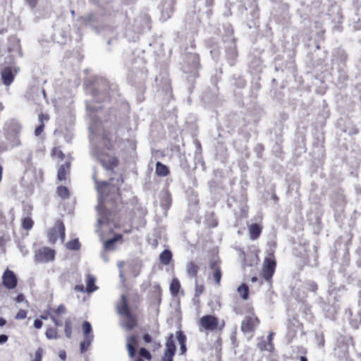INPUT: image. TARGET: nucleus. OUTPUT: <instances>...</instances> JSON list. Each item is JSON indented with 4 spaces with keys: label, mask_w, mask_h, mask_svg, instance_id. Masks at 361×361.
I'll use <instances>...</instances> for the list:
<instances>
[{
    "label": "nucleus",
    "mask_w": 361,
    "mask_h": 361,
    "mask_svg": "<svg viewBox=\"0 0 361 361\" xmlns=\"http://www.w3.org/2000/svg\"><path fill=\"white\" fill-rule=\"evenodd\" d=\"M92 179L95 183L96 188L99 192V202L96 207L98 212V226H104L114 220V211H110L114 204L120 202V194L118 192L119 187L123 183V179H115L111 178L109 181H99L97 173L94 171L92 175Z\"/></svg>",
    "instance_id": "nucleus-1"
},
{
    "label": "nucleus",
    "mask_w": 361,
    "mask_h": 361,
    "mask_svg": "<svg viewBox=\"0 0 361 361\" xmlns=\"http://www.w3.org/2000/svg\"><path fill=\"white\" fill-rule=\"evenodd\" d=\"M116 309L117 312L121 316V326L126 331H130L134 329L137 325V322L130 311L127 300L123 294L121 297V301L116 305Z\"/></svg>",
    "instance_id": "nucleus-2"
},
{
    "label": "nucleus",
    "mask_w": 361,
    "mask_h": 361,
    "mask_svg": "<svg viewBox=\"0 0 361 361\" xmlns=\"http://www.w3.org/2000/svg\"><path fill=\"white\" fill-rule=\"evenodd\" d=\"M92 155L99 161L103 168L107 172H110L111 173L118 165V160L116 158L109 156L97 147L92 149Z\"/></svg>",
    "instance_id": "nucleus-3"
},
{
    "label": "nucleus",
    "mask_w": 361,
    "mask_h": 361,
    "mask_svg": "<svg viewBox=\"0 0 361 361\" xmlns=\"http://www.w3.org/2000/svg\"><path fill=\"white\" fill-rule=\"evenodd\" d=\"M49 240L51 243H54L60 238L63 243L65 238V226L62 221H57L51 228L48 234Z\"/></svg>",
    "instance_id": "nucleus-4"
},
{
    "label": "nucleus",
    "mask_w": 361,
    "mask_h": 361,
    "mask_svg": "<svg viewBox=\"0 0 361 361\" xmlns=\"http://www.w3.org/2000/svg\"><path fill=\"white\" fill-rule=\"evenodd\" d=\"M55 251L49 247H42L35 254V260L39 263H47L54 259Z\"/></svg>",
    "instance_id": "nucleus-5"
},
{
    "label": "nucleus",
    "mask_w": 361,
    "mask_h": 361,
    "mask_svg": "<svg viewBox=\"0 0 361 361\" xmlns=\"http://www.w3.org/2000/svg\"><path fill=\"white\" fill-rule=\"evenodd\" d=\"M276 268V261L273 257H266L263 263L262 275L265 280L271 279Z\"/></svg>",
    "instance_id": "nucleus-6"
},
{
    "label": "nucleus",
    "mask_w": 361,
    "mask_h": 361,
    "mask_svg": "<svg viewBox=\"0 0 361 361\" xmlns=\"http://www.w3.org/2000/svg\"><path fill=\"white\" fill-rule=\"evenodd\" d=\"M176 350V348L173 339V335L171 334L167 338L166 350L164 356L161 358V361H173Z\"/></svg>",
    "instance_id": "nucleus-7"
},
{
    "label": "nucleus",
    "mask_w": 361,
    "mask_h": 361,
    "mask_svg": "<svg viewBox=\"0 0 361 361\" xmlns=\"http://www.w3.org/2000/svg\"><path fill=\"white\" fill-rule=\"evenodd\" d=\"M200 324L204 330L214 331L216 329L219 322L216 317L208 314L201 317Z\"/></svg>",
    "instance_id": "nucleus-8"
},
{
    "label": "nucleus",
    "mask_w": 361,
    "mask_h": 361,
    "mask_svg": "<svg viewBox=\"0 0 361 361\" xmlns=\"http://www.w3.org/2000/svg\"><path fill=\"white\" fill-rule=\"evenodd\" d=\"M3 285L8 289H13L16 287L18 279L13 271L7 269L2 275Z\"/></svg>",
    "instance_id": "nucleus-9"
},
{
    "label": "nucleus",
    "mask_w": 361,
    "mask_h": 361,
    "mask_svg": "<svg viewBox=\"0 0 361 361\" xmlns=\"http://www.w3.org/2000/svg\"><path fill=\"white\" fill-rule=\"evenodd\" d=\"M259 321L256 317L247 316L244 318L241 323V330L244 333H250L255 331L258 326Z\"/></svg>",
    "instance_id": "nucleus-10"
},
{
    "label": "nucleus",
    "mask_w": 361,
    "mask_h": 361,
    "mask_svg": "<svg viewBox=\"0 0 361 361\" xmlns=\"http://www.w3.org/2000/svg\"><path fill=\"white\" fill-rule=\"evenodd\" d=\"M1 80L3 83L6 86H9L13 82L14 74L11 67L4 68L1 71Z\"/></svg>",
    "instance_id": "nucleus-11"
},
{
    "label": "nucleus",
    "mask_w": 361,
    "mask_h": 361,
    "mask_svg": "<svg viewBox=\"0 0 361 361\" xmlns=\"http://www.w3.org/2000/svg\"><path fill=\"white\" fill-rule=\"evenodd\" d=\"M137 345V337L134 335L129 336L127 337V344L126 347L128 351V355L130 357H133L135 354V346Z\"/></svg>",
    "instance_id": "nucleus-12"
},
{
    "label": "nucleus",
    "mask_w": 361,
    "mask_h": 361,
    "mask_svg": "<svg viewBox=\"0 0 361 361\" xmlns=\"http://www.w3.org/2000/svg\"><path fill=\"white\" fill-rule=\"evenodd\" d=\"M122 239V235L117 234L114 238L107 240L104 244V249L106 251H113L115 250V244Z\"/></svg>",
    "instance_id": "nucleus-13"
},
{
    "label": "nucleus",
    "mask_w": 361,
    "mask_h": 361,
    "mask_svg": "<svg viewBox=\"0 0 361 361\" xmlns=\"http://www.w3.org/2000/svg\"><path fill=\"white\" fill-rule=\"evenodd\" d=\"M70 165L69 162H66L59 167L58 170V179L60 181L66 180V176L69 173Z\"/></svg>",
    "instance_id": "nucleus-14"
},
{
    "label": "nucleus",
    "mask_w": 361,
    "mask_h": 361,
    "mask_svg": "<svg viewBox=\"0 0 361 361\" xmlns=\"http://www.w3.org/2000/svg\"><path fill=\"white\" fill-rule=\"evenodd\" d=\"M226 53L227 58L230 60L231 64H233L234 60L238 56L235 44L233 41L231 43V45L226 49Z\"/></svg>",
    "instance_id": "nucleus-15"
},
{
    "label": "nucleus",
    "mask_w": 361,
    "mask_h": 361,
    "mask_svg": "<svg viewBox=\"0 0 361 361\" xmlns=\"http://www.w3.org/2000/svg\"><path fill=\"white\" fill-rule=\"evenodd\" d=\"M211 269L214 270L213 272V278L215 281V282L219 284L221 281V271L220 270V268L217 266L216 263L215 262H211Z\"/></svg>",
    "instance_id": "nucleus-16"
},
{
    "label": "nucleus",
    "mask_w": 361,
    "mask_h": 361,
    "mask_svg": "<svg viewBox=\"0 0 361 361\" xmlns=\"http://www.w3.org/2000/svg\"><path fill=\"white\" fill-rule=\"evenodd\" d=\"M261 227L257 224H253L249 227V232L250 235V238L252 240H255L257 238L261 233Z\"/></svg>",
    "instance_id": "nucleus-17"
},
{
    "label": "nucleus",
    "mask_w": 361,
    "mask_h": 361,
    "mask_svg": "<svg viewBox=\"0 0 361 361\" xmlns=\"http://www.w3.org/2000/svg\"><path fill=\"white\" fill-rule=\"evenodd\" d=\"M155 172L159 176H166L169 174V171L166 165L157 161L156 164Z\"/></svg>",
    "instance_id": "nucleus-18"
},
{
    "label": "nucleus",
    "mask_w": 361,
    "mask_h": 361,
    "mask_svg": "<svg viewBox=\"0 0 361 361\" xmlns=\"http://www.w3.org/2000/svg\"><path fill=\"white\" fill-rule=\"evenodd\" d=\"M172 259V252L169 250H164L159 255V259L163 264L167 265Z\"/></svg>",
    "instance_id": "nucleus-19"
},
{
    "label": "nucleus",
    "mask_w": 361,
    "mask_h": 361,
    "mask_svg": "<svg viewBox=\"0 0 361 361\" xmlns=\"http://www.w3.org/2000/svg\"><path fill=\"white\" fill-rule=\"evenodd\" d=\"M87 286L85 291L87 293H92L97 289V287L94 285L95 278L93 276L87 275Z\"/></svg>",
    "instance_id": "nucleus-20"
},
{
    "label": "nucleus",
    "mask_w": 361,
    "mask_h": 361,
    "mask_svg": "<svg viewBox=\"0 0 361 361\" xmlns=\"http://www.w3.org/2000/svg\"><path fill=\"white\" fill-rule=\"evenodd\" d=\"M47 120H49L48 116L44 115L43 114H40L39 115V121L40 124L39 125L38 127L36 128V129L35 130V135L36 136L39 135L42 133L44 128V121H47Z\"/></svg>",
    "instance_id": "nucleus-21"
},
{
    "label": "nucleus",
    "mask_w": 361,
    "mask_h": 361,
    "mask_svg": "<svg viewBox=\"0 0 361 361\" xmlns=\"http://www.w3.org/2000/svg\"><path fill=\"white\" fill-rule=\"evenodd\" d=\"M198 269V266L192 262H190L187 264L186 271L190 277H196Z\"/></svg>",
    "instance_id": "nucleus-22"
},
{
    "label": "nucleus",
    "mask_w": 361,
    "mask_h": 361,
    "mask_svg": "<svg viewBox=\"0 0 361 361\" xmlns=\"http://www.w3.org/2000/svg\"><path fill=\"white\" fill-rule=\"evenodd\" d=\"M93 336H87L84 337V341L80 344V350L82 353H85L93 341Z\"/></svg>",
    "instance_id": "nucleus-23"
},
{
    "label": "nucleus",
    "mask_w": 361,
    "mask_h": 361,
    "mask_svg": "<svg viewBox=\"0 0 361 361\" xmlns=\"http://www.w3.org/2000/svg\"><path fill=\"white\" fill-rule=\"evenodd\" d=\"M180 284L178 279H173L170 285V291L173 296H176L178 293Z\"/></svg>",
    "instance_id": "nucleus-24"
},
{
    "label": "nucleus",
    "mask_w": 361,
    "mask_h": 361,
    "mask_svg": "<svg viewBox=\"0 0 361 361\" xmlns=\"http://www.w3.org/2000/svg\"><path fill=\"white\" fill-rule=\"evenodd\" d=\"M188 63H190V68L195 70L199 65V56L196 54H190L188 56Z\"/></svg>",
    "instance_id": "nucleus-25"
},
{
    "label": "nucleus",
    "mask_w": 361,
    "mask_h": 361,
    "mask_svg": "<svg viewBox=\"0 0 361 361\" xmlns=\"http://www.w3.org/2000/svg\"><path fill=\"white\" fill-rule=\"evenodd\" d=\"M237 290L244 300H247V298H248V286L246 284L243 283L242 285H240L238 288Z\"/></svg>",
    "instance_id": "nucleus-26"
},
{
    "label": "nucleus",
    "mask_w": 361,
    "mask_h": 361,
    "mask_svg": "<svg viewBox=\"0 0 361 361\" xmlns=\"http://www.w3.org/2000/svg\"><path fill=\"white\" fill-rule=\"evenodd\" d=\"M172 13H173L172 4L169 3L166 6V7L164 9H163V11L161 12V17L164 20H166L170 18L171 14Z\"/></svg>",
    "instance_id": "nucleus-27"
},
{
    "label": "nucleus",
    "mask_w": 361,
    "mask_h": 361,
    "mask_svg": "<svg viewBox=\"0 0 361 361\" xmlns=\"http://www.w3.org/2000/svg\"><path fill=\"white\" fill-rule=\"evenodd\" d=\"M57 193L58 195L63 199L68 198L69 197V191L66 187L59 186L57 188Z\"/></svg>",
    "instance_id": "nucleus-28"
},
{
    "label": "nucleus",
    "mask_w": 361,
    "mask_h": 361,
    "mask_svg": "<svg viewBox=\"0 0 361 361\" xmlns=\"http://www.w3.org/2000/svg\"><path fill=\"white\" fill-rule=\"evenodd\" d=\"M82 330H83L84 337L87 336H93L92 334H91L92 329L91 324L89 322L85 321L83 322Z\"/></svg>",
    "instance_id": "nucleus-29"
},
{
    "label": "nucleus",
    "mask_w": 361,
    "mask_h": 361,
    "mask_svg": "<svg viewBox=\"0 0 361 361\" xmlns=\"http://www.w3.org/2000/svg\"><path fill=\"white\" fill-rule=\"evenodd\" d=\"M47 339H56L58 338L57 330L54 328H49L45 333Z\"/></svg>",
    "instance_id": "nucleus-30"
},
{
    "label": "nucleus",
    "mask_w": 361,
    "mask_h": 361,
    "mask_svg": "<svg viewBox=\"0 0 361 361\" xmlns=\"http://www.w3.org/2000/svg\"><path fill=\"white\" fill-rule=\"evenodd\" d=\"M68 249L71 250H78L80 249V244L78 239L73 240L66 244Z\"/></svg>",
    "instance_id": "nucleus-31"
},
{
    "label": "nucleus",
    "mask_w": 361,
    "mask_h": 361,
    "mask_svg": "<svg viewBox=\"0 0 361 361\" xmlns=\"http://www.w3.org/2000/svg\"><path fill=\"white\" fill-rule=\"evenodd\" d=\"M65 334L68 338H70L72 335V326L69 320L65 322Z\"/></svg>",
    "instance_id": "nucleus-32"
},
{
    "label": "nucleus",
    "mask_w": 361,
    "mask_h": 361,
    "mask_svg": "<svg viewBox=\"0 0 361 361\" xmlns=\"http://www.w3.org/2000/svg\"><path fill=\"white\" fill-rule=\"evenodd\" d=\"M32 225L33 221L30 217H25L23 219L22 226L25 229H30Z\"/></svg>",
    "instance_id": "nucleus-33"
},
{
    "label": "nucleus",
    "mask_w": 361,
    "mask_h": 361,
    "mask_svg": "<svg viewBox=\"0 0 361 361\" xmlns=\"http://www.w3.org/2000/svg\"><path fill=\"white\" fill-rule=\"evenodd\" d=\"M139 355L140 357H144L147 360H150L152 359L150 353L145 348H141L140 349Z\"/></svg>",
    "instance_id": "nucleus-34"
},
{
    "label": "nucleus",
    "mask_w": 361,
    "mask_h": 361,
    "mask_svg": "<svg viewBox=\"0 0 361 361\" xmlns=\"http://www.w3.org/2000/svg\"><path fill=\"white\" fill-rule=\"evenodd\" d=\"M86 108H87V111L90 114L92 111L97 112L99 109H100V106L94 107L92 105L91 102L88 101V102H86Z\"/></svg>",
    "instance_id": "nucleus-35"
},
{
    "label": "nucleus",
    "mask_w": 361,
    "mask_h": 361,
    "mask_svg": "<svg viewBox=\"0 0 361 361\" xmlns=\"http://www.w3.org/2000/svg\"><path fill=\"white\" fill-rule=\"evenodd\" d=\"M204 290V286L199 285L197 283V280H195V296L198 297Z\"/></svg>",
    "instance_id": "nucleus-36"
},
{
    "label": "nucleus",
    "mask_w": 361,
    "mask_h": 361,
    "mask_svg": "<svg viewBox=\"0 0 361 361\" xmlns=\"http://www.w3.org/2000/svg\"><path fill=\"white\" fill-rule=\"evenodd\" d=\"M27 317V312L25 310H20L16 315V319H23Z\"/></svg>",
    "instance_id": "nucleus-37"
},
{
    "label": "nucleus",
    "mask_w": 361,
    "mask_h": 361,
    "mask_svg": "<svg viewBox=\"0 0 361 361\" xmlns=\"http://www.w3.org/2000/svg\"><path fill=\"white\" fill-rule=\"evenodd\" d=\"M177 339L179 344L185 343V336L181 331L178 332Z\"/></svg>",
    "instance_id": "nucleus-38"
},
{
    "label": "nucleus",
    "mask_w": 361,
    "mask_h": 361,
    "mask_svg": "<svg viewBox=\"0 0 361 361\" xmlns=\"http://www.w3.org/2000/svg\"><path fill=\"white\" fill-rule=\"evenodd\" d=\"M171 204V200L170 197L168 195H166L164 198L161 200V205L164 206L166 207H169Z\"/></svg>",
    "instance_id": "nucleus-39"
},
{
    "label": "nucleus",
    "mask_w": 361,
    "mask_h": 361,
    "mask_svg": "<svg viewBox=\"0 0 361 361\" xmlns=\"http://www.w3.org/2000/svg\"><path fill=\"white\" fill-rule=\"evenodd\" d=\"M55 312L57 314H64L66 312V307L63 305H60L57 309L56 310Z\"/></svg>",
    "instance_id": "nucleus-40"
},
{
    "label": "nucleus",
    "mask_w": 361,
    "mask_h": 361,
    "mask_svg": "<svg viewBox=\"0 0 361 361\" xmlns=\"http://www.w3.org/2000/svg\"><path fill=\"white\" fill-rule=\"evenodd\" d=\"M25 3L32 8L34 9L37 5V0H25Z\"/></svg>",
    "instance_id": "nucleus-41"
},
{
    "label": "nucleus",
    "mask_w": 361,
    "mask_h": 361,
    "mask_svg": "<svg viewBox=\"0 0 361 361\" xmlns=\"http://www.w3.org/2000/svg\"><path fill=\"white\" fill-rule=\"evenodd\" d=\"M309 286V290L315 292L317 289V286L314 282H311L308 284Z\"/></svg>",
    "instance_id": "nucleus-42"
},
{
    "label": "nucleus",
    "mask_w": 361,
    "mask_h": 361,
    "mask_svg": "<svg viewBox=\"0 0 361 361\" xmlns=\"http://www.w3.org/2000/svg\"><path fill=\"white\" fill-rule=\"evenodd\" d=\"M8 336L5 335V334H1L0 335V345H2L5 343L7 342L8 341Z\"/></svg>",
    "instance_id": "nucleus-43"
},
{
    "label": "nucleus",
    "mask_w": 361,
    "mask_h": 361,
    "mask_svg": "<svg viewBox=\"0 0 361 361\" xmlns=\"http://www.w3.org/2000/svg\"><path fill=\"white\" fill-rule=\"evenodd\" d=\"M42 322L39 319H35L34 322V326L37 329H40L42 326Z\"/></svg>",
    "instance_id": "nucleus-44"
},
{
    "label": "nucleus",
    "mask_w": 361,
    "mask_h": 361,
    "mask_svg": "<svg viewBox=\"0 0 361 361\" xmlns=\"http://www.w3.org/2000/svg\"><path fill=\"white\" fill-rule=\"evenodd\" d=\"M54 152V154L55 155H59V157L60 158L63 159V157H64V154H63V152H62L60 149H57V148H55V149H54V152Z\"/></svg>",
    "instance_id": "nucleus-45"
},
{
    "label": "nucleus",
    "mask_w": 361,
    "mask_h": 361,
    "mask_svg": "<svg viewBox=\"0 0 361 361\" xmlns=\"http://www.w3.org/2000/svg\"><path fill=\"white\" fill-rule=\"evenodd\" d=\"M143 340L145 341V343H149L152 341V337L149 334H145L143 336Z\"/></svg>",
    "instance_id": "nucleus-46"
},
{
    "label": "nucleus",
    "mask_w": 361,
    "mask_h": 361,
    "mask_svg": "<svg viewBox=\"0 0 361 361\" xmlns=\"http://www.w3.org/2000/svg\"><path fill=\"white\" fill-rule=\"evenodd\" d=\"M99 94H100L99 90H94V88L93 87L92 96L95 98L97 102L99 100L98 97H99Z\"/></svg>",
    "instance_id": "nucleus-47"
},
{
    "label": "nucleus",
    "mask_w": 361,
    "mask_h": 361,
    "mask_svg": "<svg viewBox=\"0 0 361 361\" xmlns=\"http://www.w3.org/2000/svg\"><path fill=\"white\" fill-rule=\"evenodd\" d=\"M59 357L63 361H65L66 359V353L64 350H61L59 353Z\"/></svg>",
    "instance_id": "nucleus-48"
},
{
    "label": "nucleus",
    "mask_w": 361,
    "mask_h": 361,
    "mask_svg": "<svg viewBox=\"0 0 361 361\" xmlns=\"http://www.w3.org/2000/svg\"><path fill=\"white\" fill-rule=\"evenodd\" d=\"M123 264H124V263H123V262H121V261H120V262H118V263H117L118 267V269H120V274H119V276H120L121 279H123V274H122V272H121V268L123 267Z\"/></svg>",
    "instance_id": "nucleus-49"
},
{
    "label": "nucleus",
    "mask_w": 361,
    "mask_h": 361,
    "mask_svg": "<svg viewBox=\"0 0 361 361\" xmlns=\"http://www.w3.org/2000/svg\"><path fill=\"white\" fill-rule=\"evenodd\" d=\"M16 300L17 302H22L24 300V295L23 294H19L16 297Z\"/></svg>",
    "instance_id": "nucleus-50"
},
{
    "label": "nucleus",
    "mask_w": 361,
    "mask_h": 361,
    "mask_svg": "<svg viewBox=\"0 0 361 361\" xmlns=\"http://www.w3.org/2000/svg\"><path fill=\"white\" fill-rule=\"evenodd\" d=\"M51 320L54 322L56 326H61L62 324L59 322L54 316L51 317Z\"/></svg>",
    "instance_id": "nucleus-51"
},
{
    "label": "nucleus",
    "mask_w": 361,
    "mask_h": 361,
    "mask_svg": "<svg viewBox=\"0 0 361 361\" xmlns=\"http://www.w3.org/2000/svg\"><path fill=\"white\" fill-rule=\"evenodd\" d=\"M180 352H181V354L185 353V352L186 351V345H185V343H181V344H180Z\"/></svg>",
    "instance_id": "nucleus-52"
},
{
    "label": "nucleus",
    "mask_w": 361,
    "mask_h": 361,
    "mask_svg": "<svg viewBox=\"0 0 361 361\" xmlns=\"http://www.w3.org/2000/svg\"><path fill=\"white\" fill-rule=\"evenodd\" d=\"M75 290H78L80 292H84L85 290H84V286L82 285L81 286H79V285H77L75 288Z\"/></svg>",
    "instance_id": "nucleus-53"
},
{
    "label": "nucleus",
    "mask_w": 361,
    "mask_h": 361,
    "mask_svg": "<svg viewBox=\"0 0 361 361\" xmlns=\"http://www.w3.org/2000/svg\"><path fill=\"white\" fill-rule=\"evenodd\" d=\"M6 324V319L2 317H0V326H3Z\"/></svg>",
    "instance_id": "nucleus-54"
},
{
    "label": "nucleus",
    "mask_w": 361,
    "mask_h": 361,
    "mask_svg": "<svg viewBox=\"0 0 361 361\" xmlns=\"http://www.w3.org/2000/svg\"><path fill=\"white\" fill-rule=\"evenodd\" d=\"M257 281H258V278L256 277V276H253V277L251 278V281L252 283L257 282Z\"/></svg>",
    "instance_id": "nucleus-55"
},
{
    "label": "nucleus",
    "mask_w": 361,
    "mask_h": 361,
    "mask_svg": "<svg viewBox=\"0 0 361 361\" xmlns=\"http://www.w3.org/2000/svg\"><path fill=\"white\" fill-rule=\"evenodd\" d=\"M2 171H3V168L2 166L0 165V181L2 179Z\"/></svg>",
    "instance_id": "nucleus-56"
},
{
    "label": "nucleus",
    "mask_w": 361,
    "mask_h": 361,
    "mask_svg": "<svg viewBox=\"0 0 361 361\" xmlns=\"http://www.w3.org/2000/svg\"><path fill=\"white\" fill-rule=\"evenodd\" d=\"M300 361H307V359L305 356H301L300 358Z\"/></svg>",
    "instance_id": "nucleus-57"
},
{
    "label": "nucleus",
    "mask_w": 361,
    "mask_h": 361,
    "mask_svg": "<svg viewBox=\"0 0 361 361\" xmlns=\"http://www.w3.org/2000/svg\"><path fill=\"white\" fill-rule=\"evenodd\" d=\"M21 145L20 141V140H19V139L17 137V138H16V142L15 145L18 146V145Z\"/></svg>",
    "instance_id": "nucleus-58"
},
{
    "label": "nucleus",
    "mask_w": 361,
    "mask_h": 361,
    "mask_svg": "<svg viewBox=\"0 0 361 361\" xmlns=\"http://www.w3.org/2000/svg\"><path fill=\"white\" fill-rule=\"evenodd\" d=\"M272 336H273V333H271V334L269 335V336H268V339H269V341H271V339H272Z\"/></svg>",
    "instance_id": "nucleus-59"
},
{
    "label": "nucleus",
    "mask_w": 361,
    "mask_h": 361,
    "mask_svg": "<svg viewBox=\"0 0 361 361\" xmlns=\"http://www.w3.org/2000/svg\"><path fill=\"white\" fill-rule=\"evenodd\" d=\"M13 70H14V71H15V73H17L19 71V68H16V67H14V68H13Z\"/></svg>",
    "instance_id": "nucleus-60"
},
{
    "label": "nucleus",
    "mask_w": 361,
    "mask_h": 361,
    "mask_svg": "<svg viewBox=\"0 0 361 361\" xmlns=\"http://www.w3.org/2000/svg\"><path fill=\"white\" fill-rule=\"evenodd\" d=\"M154 345H155L156 348H160L161 347L160 343H154Z\"/></svg>",
    "instance_id": "nucleus-61"
},
{
    "label": "nucleus",
    "mask_w": 361,
    "mask_h": 361,
    "mask_svg": "<svg viewBox=\"0 0 361 361\" xmlns=\"http://www.w3.org/2000/svg\"><path fill=\"white\" fill-rule=\"evenodd\" d=\"M41 92L43 94L44 97H46V94H45L44 90H42Z\"/></svg>",
    "instance_id": "nucleus-62"
},
{
    "label": "nucleus",
    "mask_w": 361,
    "mask_h": 361,
    "mask_svg": "<svg viewBox=\"0 0 361 361\" xmlns=\"http://www.w3.org/2000/svg\"><path fill=\"white\" fill-rule=\"evenodd\" d=\"M18 53H19V55H20V56H22V53H21V51H18Z\"/></svg>",
    "instance_id": "nucleus-63"
},
{
    "label": "nucleus",
    "mask_w": 361,
    "mask_h": 361,
    "mask_svg": "<svg viewBox=\"0 0 361 361\" xmlns=\"http://www.w3.org/2000/svg\"><path fill=\"white\" fill-rule=\"evenodd\" d=\"M135 361H143V360H141V359H137V360H136Z\"/></svg>",
    "instance_id": "nucleus-64"
}]
</instances>
